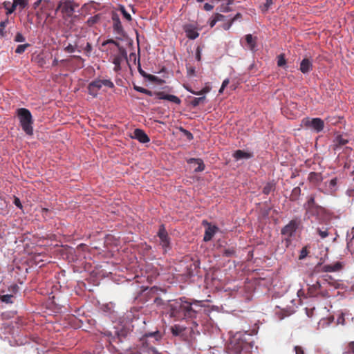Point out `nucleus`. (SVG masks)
Instances as JSON below:
<instances>
[{
  "instance_id": "1",
  "label": "nucleus",
  "mask_w": 354,
  "mask_h": 354,
  "mask_svg": "<svg viewBox=\"0 0 354 354\" xmlns=\"http://www.w3.org/2000/svg\"><path fill=\"white\" fill-rule=\"evenodd\" d=\"M142 323L145 325L143 335L133 350L129 342L131 329L122 322H113L109 327L99 325L97 330L119 354H160L154 345L161 341L162 333L157 328H149L151 322L143 319Z\"/></svg>"
},
{
  "instance_id": "2",
  "label": "nucleus",
  "mask_w": 354,
  "mask_h": 354,
  "mask_svg": "<svg viewBox=\"0 0 354 354\" xmlns=\"http://www.w3.org/2000/svg\"><path fill=\"white\" fill-rule=\"evenodd\" d=\"M154 304L170 318L178 319H191L189 333L192 338L200 335L203 331V317H207L203 313L201 301H187L185 297L177 299L164 300L159 297L153 299Z\"/></svg>"
},
{
  "instance_id": "3",
  "label": "nucleus",
  "mask_w": 354,
  "mask_h": 354,
  "mask_svg": "<svg viewBox=\"0 0 354 354\" xmlns=\"http://www.w3.org/2000/svg\"><path fill=\"white\" fill-rule=\"evenodd\" d=\"M321 198L319 193H313L306 197V201L304 204L305 216L310 220L313 225L322 224L326 218V209L318 203Z\"/></svg>"
},
{
  "instance_id": "4",
  "label": "nucleus",
  "mask_w": 354,
  "mask_h": 354,
  "mask_svg": "<svg viewBox=\"0 0 354 354\" xmlns=\"http://www.w3.org/2000/svg\"><path fill=\"white\" fill-rule=\"evenodd\" d=\"M252 346V335L245 331H239L230 337L227 349L230 354H240L242 351H248Z\"/></svg>"
},
{
  "instance_id": "5",
  "label": "nucleus",
  "mask_w": 354,
  "mask_h": 354,
  "mask_svg": "<svg viewBox=\"0 0 354 354\" xmlns=\"http://www.w3.org/2000/svg\"><path fill=\"white\" fill-rule=\"evenodd\" d=\"M112 63L114 64L113 71L115 72H119L122 69V64L126 62L129 68L131 69V66L129 62V59H133L134 63L136 62V55L135 53H130L129 57L127 55V51L125 48H120L118 53L111 56Z\"/></svg>"
},
{
  "instance_id": "6",
  "label": "nucleus",
  "mask_w": 354,
  "mask_h": 354,
  "mask_svg": "<svg viewBox=\"0 0 354 354\" xmlns=\"http://www.w3.org/2000/svg\"><path fill=\"white\" fill-rule=\"evenodd\" d=\"M301 225V218L299 217H295L281 228V234L285 237L284 242L286 247H288V245L290 244L291 238L296 235L297 230L299 229Z\"/></svg>"
},
{
  "instance_id": "7",
  "label": "nucleus",
  "mask_w": 354,
  "mask_h": 354,
  "mask_svg": "<svg viewBox=\"0 0 354 354\" xmlns=\"http://www.w3.org/2000/svg\"><path fill=\"white\" fill-rule=\"evenodd\" d=\"M18 118L23 131L29 136L33 134L32 117L30 111L25 108L17 110Z\"/></svg>"
},
{
  "instance_id": "8",
  "label": "nucleus",
  "mask_w": 354,
  "mask_h": 354,
  "mask_svg": "<svg viewBox=\"0 0 354 354\" xmlns=\"http://www.w3.org/2000/svg\"><path fill=\"white\" fill-rule=\"evenodd\" d=\"M134 90H136L138 92L144 93L149 96H155L156 99L158 100H165L169 101L171 102H173L176 104H180L181 102V100L180 98L174 95L171 94H167L163 91H158L153 93V91L148 90L147 88H145L143 87L134 85L133 86Z\"/></svg>"
},
{
  "instance_id": "9",
  "label": "nucleus",
  "mask_w": 354,
  "mask_h": 354,
  "mask_svg": "<svg viewBox=\"0 0 354 354\" xmlns=\"http://www.w3.org/2000/svg\"><path fill=\"white\" fill-rule=\"evenodd\" d=\"M159 238V244L161 246L163 252L167 254L171 250V239L163 224L160 225L157 232Z\"/></svg>"
},
{
  "instance_id": "10",
  "label": "nucleus",
  "mask_w": 354,
  "mask_h": 354,
  "mask_svg": "<svg viewBox=\"0 0 354 354\" xmlns=\"http://www.w3.org/2000/svg\"><path fill=\"white\" fill-rule=\"evenodd\" d=\"M302 122L305 127L310 128V129L313 130L317 133L321 132L324 127V121L319 118H315L313 119L306 118L304 119Z\"/></svg>"
},
{
  "instance_id": "11",
  "label": "nucleus",
  "mask_w": 354,
  "mask_h": 354,
  "mask_svg": "<svg viewBox=\"0 0 354 354\" xmlns=\"http://www.w3.org/2000/svg\"><path fill=\"white\" fill-rule=\"evenodd\" d=\"M337 190V178H333L324 183V188H318V192L326 195H333Z\"/></svg>"
},
{
  "instance_id": "12",
  "label": "nucleus",
  "mask_w": 354,
  "mask_h": 354,
  "mask_svg": "<svg viewBox=\"0 0 354 354\" xmlns=\"http://www.w3.org/2000/svg\"><path fill=\"white\" fill-rule=\"evenodd\" d=\"M111 19L113 21V32L115 35H117L116 38L118 39H122V37L125 35V32L122 26L119 16L117 14L113 13Z\"/></svg>"
},
{
  "instance_id": "13",
  "label": "nucleus",
  "mask_w": 354,
  "mask_h": 354,
  "mask_svg": "<svg viewBox=\"0 0 354 354\" xmlns=\"http://www.w3.org/2000/svg\"><path fill=\"white\" fill-rule=\"evenodd\" d=\"M61 10L62 13L66 14L68 17H71L75 12V6L73 1L71 0H61L56 9L57 11Z\"/></svg>"
},
{
  "instance_id": "14",
  "label": "nucleus",
  "mask_w": 354,
  "mask_h": 354,
  "mask_svg": "<svg viewBox=\"0 0 354 354\" xmlns=\"http://www.w3.org/2000/svg\"><path fill=\"white\" fill-rule=\"evenodd\" d=\"M348 142V139L343 135H337L333 140L331 145L332 149L335 151H340L344 146Z\"/></svg>"
},
{
  "instance_id": "15",
  "label": "nucleus",
  "mask_w": 354,
  "mask_h": 354,
  "mask_svg": "<svg viewBox=\"0 0 354 354\" xmlns=\"http://www.w3.org/2000/svg\"><path fill=\"white\" fill-rule=\"evenodd\" d=\"M132 139L137 140L140 143L145 144L150 141V138L148 135L141 129H136L132 136Z\"/></svg>"
},
{
  "instance_id": "16",
  "label": "nucleus",
  "mask_w": 354,
  "mask_h": 354,
  "mask_svg": "<svg viewBox=\"0 0 354 354\" xmlns=\"http://www.w3.org/2000/svg\"><path fill=\"white\" fill-rule=\"evenodd\" d=\"M292 313V307L282 308L277 306L274 310V314L279 320H282L286 317L290 315Z\"/></svg>"
},
{
  "instance_id": "17",
  "label": "nucleus",
  "mask_w": 354,
  "mask_h": 354,
  "mask_svg": "<svg viewBox=\"0 0 354 354\" xmlns=\"http://www.w3.org/2000/svg\"><path fill=\"white\" fill-rule=\"evenodd\" d=\"M313 68V60L308 57L304 58L299 66L300 71L306 75L308 74Z\"/></svg>"
},
{
  "instance_id": "18",
  "label": "nucleus",
  "mask_w": 354,
  "mask_h": 354,
  "mask_svg": "<svg viewBox=\"0 0 354 354\" xmlns=\"http://www.w3.org/2000/svg\"><path fill=\"white\" fill-rule=\"evenodd\" d=\"M102 87L101 80H95L90 82L88 85V93L93 97L97 95V91Z\"/></svg>"
},
{
  "instance_id": "19",
  "label": "nucleus",
  "mask_w": 354,
  "mask_h": 354,
  "mask_svg": "<svg viewBox=\"0 0 354 354\" xmlns=\"http://www.w3.org/2000/svg\"><path fill=\"white\" fill-rule=\"evenodd\" d=\"M217 231L218 227H216V225L207 224V227L205 228V230L203 241L205 242H208L210 240H212V239L213 238V236H214Z\"/></svg>"
},
{
  "instance_id": "20",
  "label": "nucleus",
  "mask_w": 354,
  "mask_h": 354,
  "mask_svg": "<svg viewBox=\"0 0 354 354\" xmlns=\"http://www.w3.org/2000/svg\"><path fill=\"white\" fill-rule=\"evenodd\" d=\"M187 329L186 326L180 324H175L171 327V333L174 336L183 337L185 335V331Z\"/></svg>"
},
{
  "instance_id": "21",
  "label": "nucleus",
  "mask_w": 354,
  "mask_h": 354,
  "mask_svg": "<svg viewBox=\"0 0 354 354\" xmlns=\"http://www.w3.org/2000/svg\"><path fill=\"white\" fill-rule=\"evenodd\" d=\"M184 30L186 33V36L190 39H195L199 35L196 28L192 24L185 25Z\"/></svg>"
},
{
  "instance_id": "22",
  "label": "nucleus",
  "mask_w": 354,
  "mask_h": 354,
  "mask_svg": "<svg viewBox=\"0 0 354 354\" xmlns=\"http://www.w3.org/2000/svg\"><path fill=\"white\" fill-rule=\"evenodd\" d=\"M254 156L253 153L246 152L241 149L235 151L233 153V157L235 160L238 161L242 159L248 160L252 158Z\"/></svg>"
},
{
  "instance_id": "23",
  "label": "nucleus",
  "mask_w": 354,
  "mask_h": 354,
  "mask_svg": "<svg viewBox=\"0 0 354 354\" xmlns=\"http://www.w3.org/2000/svg\"><path fill=\"white\" fill-rule=\"evenodd\" d=\"M245 41L247 43V48L251 51H255L257 37H254L251 34H248L245 36Z\"/></svg>"
},
{
  "instance_id": "24",
  "label": "nucleus",
  "mask_w": 354,
  "mask_h": 354,
  "mask_svg": "<svg viewBox=\"0 0 354 354\" xmlns=\"http://www.w3.org/2000/svg\"><path fill=\"white\" fill-rule=\"evenodd\" d=\"M187 162L189 164L196 163L198 165V167L194 169L195 172H201L205 169V165L201 158H191L187 160Z\"/></svg>"
},
{
  "instance_id": "25",
  "label": "nucleus",
  "mask_w": 354,
  "mask_h": 354,
  "mask_svg": "<svg viewBox=\"0 0 354 354\" xmlns=\"http://www.w3.org/2000/svg\"><path fill=\"white\" fill-rule=\"evenodd\" d=\"M342 267V263L336 262L330 265H324L323 266V271L326 272H333L339 270Z\"/></svg>"
},
{
  "instance_id": "26",
  "label": "nucleus",
  "mask_w": 354,
  "mask_h": 354,
  "mask_svg": "<svg viewBox=\"0 0 354 354\" xmlns=\"http://www.w3.org/2000/svg\"><path fill=\"white\" fill-rule=\"evenodd\" d=\"M313 228H315L316 233L320 236L322 239H324L330 234L329 228L325 226L315 227L313 225Z\"/></svg>"
},
{
  "instance_id": "27",
  "label": "nucleus",
  "mask_w": 354,
  "mask_h": 354,
  "mask_svg": "<svg viewBox=\"0 0 354 354\" xmlns=\"http://www.w3.org/2000/svg\"><path fill=\"white\" fill-rule=\"evenodd\" d=\"M308 291L310 294L313 296L317 295L318 294V290L321 288L322 285L319 281H316L312 284H308Z\"/></svg>"
},
{
  "instance_id": "28",
  "label": "nucleus",
  "mask_w": 354,
  "mask_h": 354,
  "mask_svg": "<svg viewBox=\"0 0 354 354\" xmlns=\"http://www.w3.org/2000/svg\"><path fill=\"white\" fill-rule=\"evenodd\" d=\"M3 7L6 10V15H11L16 10V5L12 2V3L10 1H5L3 3Z\"/></svg>"
},
{
  "instance_id": "29",
  "label": "nucleus",
  "mask_w": 354,
  "mask_h": 354,
  "mask_svg": "<svg viewBox=\"0 0 354 354\" xmlns=\"http://www.w3.org/2000/svg\"><path fill=\"white\" fill-rule=\"evenodd\" d=\"M274 189H275V183L273 181L268 182L264 186V187L263 189V193L264 194L268 195L272 192H274Z\"/></svg>"
},
{
  "instance_id": "30",
  "label": "nucleus",
  "mask_w": 354,
  "mask_h": 354,
  "mask_svg": "<svg viewBox=\"0 0 354 354\" xmlns=\"http://www.w3.org/2000/svg\"><path fill=\"white\" fill-rule=\"evenodd\" d=\"M101 19V15L97 14L94 16L90 17L86 21V24L88 26H93L95 24L98 23Z\"/></svg>"
},
{
  "instance_id": "31",
  "label": "nucleus",
  "mask_w": 354,
  "mask_h": 354,
  "mask_svg": "<svg viewBox=\"0 0 354 354\" xmlns=\"http://www.w3.org/2000/svg\"><path fill=\"white\" fill-rule=\"evenodd\" d=\"M346 316H351V314L347 312H342L337 318V324L345 325L346 324Z\"/></svg>"
},
{
  "instance_id": "32",
  "label": "nucleus",
  "mask_w": 354,
  "mask_h": 354,
  "mask_svg": "<svg viewBox=\"0 0 354 354\" xmlns=\"http://www.w3.org/2000/svg\"><path fill=\"white\" fill-rule=\"evenodd\" d=\"M334 321V317L330 316L327 318L322 319L319 322V326L321 327H326L329 326Z\"/></svg>"
},
{
  "instance_id": "33",
  "label": "nucleus",
  "mask_w": 354,
  "mask_h": 354,
  "mask_svg": "<svg viewBox=\"0 0 354 354\" xmlns=\"http://www.w3.org/2000/svg\"><path fill=\"white\" fill-rule=\"evenodd\" d=\"M203 96L199 97H194L193 100L191 101L190 104L193 107H196L198 106L201 103H203L205 100V96L204 94L202 95Z\"/></svg>"
},
{
  "instance_id": "34",
  "label": "nucleus",
  "mask_w": 354,
  "mask_h": 354,
  "mask_svg": "<svg viewBox=\"0 0 354 354\" xmlns=\"http://www.w3.org/2000/svg\"><path fill=\"white\" fill-rule=\"evenodd\" d=\"M343 354H354V342H350L344 347Z\"/></svg>"
},
{
  "instance_id": "35",
  "label": "nucleus",
  "mask_w": 354,
  "mask_h": 354,
  "mask_svg": "<svg viewBox=\"0 0 354 354\" xmlns=\"http://www.w3.org/2000/svg\"><path fill=\"white\" fill-rule=\"evenodd\" d=\"M223 256L226 257H232L235 256L236 251L233 247L227 248L223 250Z\"/></svg>"
},
{
  "instance_id": "36",
  "label": "nucleus",
  "mask_w": 354,
  "mask_h": 354,
  "mask_svg": "<svg viewBox=\"0 0 354 354\" xmlns=\"http://www.w3.org/2000/svg\"><path fill=\"white\" fill-rule=\"evenodd\" d=\"M13 3L16 5V8L19 6L21 10L26 8L28 4V0H13Z\"/></svg>"
},
{
  "instance_id": "37",
  "label": "nucleus",
  "mask_w": 354,
  "mask_h": 354,
  "mask_svg": "<svg viewBox=\"0 0 354 354\" xmlns=\"http://www.w3.org/2000/svg\"><path fill=\"white\" fill-rule=\"evenodd\" d=\"M120 11L121 12V13L122 14L124 18L125 19H127V21H131L132 18H131V15L126 10L124 6H122L120 5V8H119Z\"/></svg>"
},
{
  "instance_id": "38",
  "label": "nucleus",
  "mask_w": 354,
  "mask_h": 354,
  "mask_svg": "<svg viewBox=\"0 0 354 354\" xmlns=\"http://www.w3.org/2000/svg\"><path fill=\"white\" fill-rule=\"evenodd\" d=\"M28 46H30L29 44L18 45L17 48L15 49V53L17 54H21V53H23L26 50V49Z\"/></svg>"
},
{
  "instance_id": "39",
  "label": "nucleus",
  "mask_w": 354,
  "mask_h": 354,
  "mask_svg": "<svg viewBox=\"0 0 354 354\" xmlns=\"http://www.w3.org/2000/svg\"><path fill=\"white\" fill-rule=\"evenodd\" d=\"M13 295H4L1 297V301L6 304H12V303Z\"/></svg>"
},
{
  "instance_id": "40",
  "label": "nucleus",
  "mask_w": 354,
  "mask_h": 354,
  "mask_svg": "<svg viewBox=\"0 0 354 354\" xmlns=\"http://www.w3.org/2000/svg\"><path fill=\"white\" fill-rule=\"evenodd\" d=\"M8 24V19H5L3 21H1L0 22V35L1 37H4L5 36L4 28L7 26Z\"/></svg>"
},
{
  "instance_id": "41",
  "label": "nucleus",
  "mask_w": 354,
  "mask_h": 354,
  "mask_svg": "<svg viewBox=\"0 0 354 354\" xmlns=\"http://www.w3.org/2000/svg\"><path fill=\"white\" fill-rule=\"evenodd\" d=\"M107 44H113L118 48V50H120V48H124L123 46H120L118 41L112 39H108L102 43V46H106Z\"/></svg>"
},
{
  "instance_id": "42",
  "label": "nucleus",
  "mask_w": 354,
  "mask_h": 354,
  "mask_svg": "<svg viewBox=\"0 0 354 354\" xmlns=\"http://www.w3.org/2000/svg\"><path fill=\"white\" fill-rule=\"evenodd\" d=\"M286 61L284 57V55L283 54L279 55L277 57V65L280 67H283V66H286Z\"/></svg>"
},
{
  "instance_id": "43",
  "label": "nucleus",
  "mask_w": 354,
  "mask_h": 354,
  "mask_svg": "<svg viewBox=\"0 0 354 354\" xmlns=\"http://www.w3.org/2000/svg\"><path fill=\"white\" fill-rule=\"evenodd\" d=\"M84 50L85 51V55L89 57L93 50L92 45L89 42H87Z\"/></svg>"
},
{
  "instance_id": "44",
  "label": "nucleus",
  "mask_w": 354,
  "mask_h": 354,
  "mask_svg": "<svg viewBox=\"0 0 354 354\" xmlns=\"http://www.w3.org/2000/svg\"><path fill=\"white\" fill-rule=\"evenodd\" d=\"M102 86H105L108 88H113L114 84L111 80H102Z\"/></svg>"
},
{
  "instance_id": "45",
  "label": "nucleus",
  "mask_w": 354,
  "mask_h": 354,
  "mask_svg": "<svg viewBox=\"0 0 354 354\" xmlns=\"http://www.w3.org/2000/svg\"><path fill=\"white\" fill-rule=\"evenodd\" d=\"M308 254V251L306 247L303 248L301 249V250L300 251V254H299V259L300 260L305 259L307 257Z\"/></svg>"
},
{
  "instance_id": "46",
  "label": "nucleus",
  "mask_w": 354,
  "mask_h": 354,
  "mask_svg": "<svg viewBox=\"0 0 354 354\" xmlns=\"http://www.w3.org/2000/svg\"><path fill=\"white\" fill-rule=\"evenodd\" d=\"M25 39V37L21 32H17L15 37V41L16 42H24Z\"/></svg>"
},
{
  "instance_id": "47",
  "label": "nucleus",
  "mask_w": 354,
  "mask_h": 354,
  "mask_svg": "<svg viewBox=\"0 0 354 354\" xmlns=\"http://www.w3.org/2000/svg\"><path fill=\"white\" fill-rule=\"evenodd\" d=\"M180 129V131L183 132V134L187 138V139H189V140L193 139V138H194L193 135L190 131H189L188 130H186L182 127Z\"/></svg>"
},
{
  "instance_id": "48",
  "label": "nucleus",
  "mask_w": 354,
  "mask_h": 354,
  "mask_svg": "<svg viewBox=\"0 0 354 354\" xmlns=\"http://www.w3.org/2000/svg\"><path fill=\"white\" fill-rule=\"evenodd\" d=\"M136 62H138V72L143 77H146L147 75V73L142 70V68H141V66H140V59L139 58H136Z\"/></svg>"
},
{
  "instance_id": "49",
  "label": "nucleus",
  "mask_w": 354,
  "mask_h": 354,
  "mask_svg": "<svg viewBox=\"0 0 354 354\" xmlns=\"http://www.w3.org/2000/svg\"><path fill=\"white\" fill-rule=\"evenodd\" d=\"M64 50L68 53H73L76 50V48L74 46L69 44L64 48Z\"/></svg>"
},
{
  "instance_id": "50",
  "label": "nucleus",
  "mask_w": 354,
  "mask_h": 354,
  "mask_svg": "<svg viewBox=\"0 0 354 354\" xmlns=\"http://www.w3.org/2000/svg\"><path fill=\"white\" fill-rule=\"evenodd\" d=\"M295 354H304V348L300 346H295L293 348Z\"/></svg>"
},
{
  "instance_id": "51",
  "label": "nucleus",
  "mask_w": 354,
  "mask_h": 354,
  "mask_svg": "<svg viewBox=\"0 0 354 354\" xmlns=\"http://www.w3.org/2000/svg\"><path fill=\"white\" fill-rule=\"evenodd\" d=\"M186 90L187 91H189V93L194 94V95H203L205 93V91L204 90H201L199 91H193L192 89H191L189 87H185Z\"/></svg>"
},
{
  "instance_id": "52",
  "label": "nucleus",
  "mask_w": 354,
  "mask_h": 354,
  "mask_svg": "<svg viewBox=\"0 0 354 354\" xmlns=\"http://www.w3.org/2000/svg\"><path fill=\"white\" fill-rule=\"evenodd\" d=\"M13 203H14V204H15V205L16 207H17L18 208H19V209H22L23 205H22V204H21V203L20 199H19L18 197H17V196H15V197H14Z\"/></svg>"
},
{
  "instance_id": "53",
  "label": "nucleus",
  "mask_w": 354,
  "mask_h": 354,
  "mask_svg": "<svg viewBox=\"0 0 354 354\" xmlns=\"http://www.w3.org/2000/svg\"><path fill=\"white\" fill-rule=\"evenodd\" d=\"M232 10V9L227 4L225 6L222 5L220 8V11L223 12H231Z\"/></svg>"
},
{
  "instance_id": "54",
  "label": "nucleus",
  "mask_w": 354,
  "mask_h": 354,
  "mask_svg": "<svg viewBox=\"0 0 354 354\" xmlns=\"http://www.w3.org/2000/svg\"><path fill=\"white\" fill-rule=\"evenodd\" d=\"M201 48L198 46L196 51V59L198 62L201 59Z\"/></svg>"
},
{
  "instance_id": "55",
  "label": "nucleus",
  "mask_w": 354,
  "mask_h": 354,
  "mask_svg": "<svg viewBox=\"0 0 354 354\" xmlns=\"http://www.w3.org/2000/svg\"><path fill=\"white\" fill-rule=\"evenodd\" d=\"M232 24H233V22L230 20L228 22L223 24L222 27L224 30H227L231 28Z\"/></svg>"
},
{
  "instance_id": "56",
  "label": "nucleus",
  "mask_w": 354,
  "mask_h": 354,
  "mask_svg": "<svg viewBox=\"0 0 354 354\" xmlns=\"http://www.w3.org/2000/svg\"><path fill=\"white\" fill-rule=\"evenodd\" d=\"M218 22L215 15L214 17H212L211 19H209V24L211 28L214 27L216 24Z\"/></svg>"
},
{
  "instance_id": "57",
  "label": "nucleus",
  "mask_w": 354,
  "mask_h": 354,
  "mask_svg": "<svg viewBox=\"0 0 354 354\" xmlns=\"http://www.w3.org/2000/svg\"><path fill=\"white\" fill-rule=\"evenodd\" d=\"M218 21H223L225 19L226 17L222 14L216 13L214 15Z\"/></svg>"
},
{
  "instance_id": "58",
  "label": "nucleus",
  "mask_w": 354,
  "mask_h": 354,
  "mask_svg": "<svg viewBox=\"0 0 354 354\" xmlns=\"http://www.w3.org/2000/svg\"><path fill=\"white\" fill-rule=\"evenodd\" d=\"M145 78L151 82H155L158 80V77L156 76L148 73L147 74L146 77H145Z\"/></svg>"
},
{
  "instance_id": "59",
  "label": "nucleus",
  "mask_w": 354,
  "mask_h": 354,
  "mask_svg": "<svg viewBox=\"0 0 354 354\" xmlns=\"http://www.w3.org/2000/svg\"><path fill=\"white\" fill-rule=\"evenodd\" d=\"M203 8H204V10H206V11H210V10H212L213 9L214 6H213V5H211V4L208 3H205V5H204V7H203Z\"/></svg>"
},
{
  "instance_id": "60",
  "label": "nucleus",
  "mask_w": 354,
  "mask_h": 354,
  "mask_svg": "<svg viewBox=\"0 0 354 354\" xmlns=\"http://www.w3.org/2000/svg\"><path fill=\"white\" fill-rule=\"evenodd\" d=\"M242 15L239 12L236 13L233 18L231 19V21L234 23V21H237L238 19H241Z\"/></svg>"
},
{
  "instance_id": "61",
  "label": "nucleus",
  "mask_w": 354,
  "mask_h": 354,
  "mask_svg": "<svg viewBox=\"0 0 354 354\" xmlns=\"http://www.w3.org/2000/svg\"><path fill=\"white\" fill-rule=\"evenodd\" d=\"M187 73L189 76H195V68L190 67L187 68Z\"/></svg>"
},
{
  "instance_id": "62",
  "label": "nucleus",
  "mask_w": 354,
  "mask_h": 354,
  "mask_svg": "<svg viewBox=\"0 0 354 354\" xmlns=\"http://www.w3.org/2000/svg\"><path fill=\"white\" fill-rule=\"evenodd\" d=\"M272 4V0H266V3H264V8L266 10H267L270 6Z\"/></svg>"
},
{
  "instance_id": "63",
  "label": "nucleus",
  "mask_w": 354,
  "mask_h": 354,
  "mask_svg": "<svg viewBox=\"0 0 354 354\" xmlns=\"http://www.w3.org/2000/svg\"><path fill=\"white\" fill-rule=\"evenodd\" d=\"M43 1L42 0H37L32 5V8L34 9H37L39 5L41 4V3Z\"/></svg>"
},
{
  "instance_id": "64",
  "label": "nucleus",
  "mask_w": 354,
  "mask_h": 354,
  "mask_svg": "<svg viewBox=\"0 0 354 354\" xmlns=\"http://www.w3.org/2000/svg\"><path fill=\"white\" fill-rule=\"evenodd\" d=\"M229 82H230L229 79H227V78L223 80V82H222L221 86H223V88H225L228 85Z\"/></svg>"
}]
</instances>
